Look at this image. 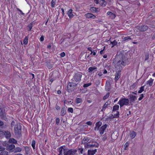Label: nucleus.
<instances>
[{
  "label": "nucleus",
  "instance_id": "obj_56",
  "mask_svg": "<svg viewBox=\"0 0 155 155\" xmlns=\"http://www.w3.org/2000/svg\"><path fill=\"white\" fill-rule=\"evenodd\" d=\"M15 124V122L14 121L12 120L11 124V127H13L14 126Z\"/></svg>",
  "mask_w": 155,
  "mask_h": 155
},
{
  "label": "nucleus",
  "instance_id": "obj_25",
  "mask_svg": "<svg viewBox=\"0 0 155 155\" xmlns=\"http://www.w3.org/2000/svg\"><path fill=\"white\" fill-rule=\"evenodd\" d=\"M9 142L10 143L16 144L17 143V141L13 138H11L9 139Z\"/></svg>",
  "mask_w": 155,
  "mask_h": 155
},
{
  "label": "nucleus",
  "instance_id": "obj_61",
  "mask_svg": "<svg viewBox=\"0 0 155 155\" xmlns=\"http://www.w3.org/2000/svg\"><path fill=\"white\" fill-rule=\"evenodd\" d=\"M109 118L110 119H114V118L115 117L113 116V114H111V115L109 116Z\"/></svg>",
  "mask_w": 155,
  "mask_h": 155
},
{
  "label": "nucleus",
  "instance_id": "obj_11",
  "mask_svg": "<svg viewBox=\"0 0 155 155\" xmlns=\"http://www.w3.org/2000/svg\"><path fill=\"white\" fill-rule=\"evenodd\" d=\"M111 103V101L110 100H108L103 105L102 108L101 110L102 112L104 111L105 109L108 107V106Z\"/></svg>",
  "mask_w": 155,
  "mask_h": 155
},
{
  "label": "nucleus",
  "instance_id": "obj_44",
  "mask_svg": "<svg viewBox=\"0 0 155 155\" xmlns=\"http://www.w3.org/2000/svg\"><path fill=\"white\" fill-rule=\"evenodd\" d=\"M110 95L109 93H107L103 97V99L105 100L109 97Z\"/></svg>",
  "mask_w": 155,
  "mask_h": 155
},
{
  "label": "nucleus",
  "instance_id": "obj_41",
  "mask_svg": "<svg viewBox=\"0 0 155 155\" xmlns=\"http://www.w3.org/2000/svg\"><path fill=\"white\" fill-rule=\"evenodd\" d=\"M35 140H33L32 141L31 146L32 147L33 149H35Z\"/></svg>",
  "mask_w": 155,
  "mask_h": 155
},
{
  "label": "nucleus",
  "instance_id": "obj_47",
  "mask_svg": "<svg viewBox=\"0 0 155 155\" xmlns=\"http://www.w3.org/2000/svg\"><path fill=\"white\" fill-rule=\"evenodd\" d=\"M129 143L128 142H127L124 144L125 148L124 149L125 150H127V147L128 146V144Z\"/></svg>",
  "mask_w": 155,
  "mask_h": 155
},
{
  "label": "nucleus",
  "instance_id": "obj_13",
  "mask_svg": "<svg viewBox=\"0 0 155 155\" xmlns=\"http://www.w3.org/2000/svg\"><path fill=\"white\" fill-rule=\"evenodd\" d=\"M65 146H62L59 147L58 149V151L59 152V154L58 155H63V151L64 152L65 151V149L63 148L64 147H65Z\"/></svg>",
  "mask_w": 155,
  "mask_h": 155
},
{
  "label": "nucleus",
  "instance_id": "obj_14",
  "mask_svg": "<svg viewBox=\"0 0 155 155\" xmlns=\"http://www.w3.org/2000/svg\"><path fill=\"white\" fill-rule=\"evenodd\" d=\"M85 16L87 18H88L95 19L96 18V16L95 15H93V14L91 13H87L85 14Z\"/></svg>",
  "mask_w": 155,
  "mask_h": 155
},
{
  "label": "nucleus",
  "instance_id": "obj_36",
  "mask_svg": "<svg viewBox=\"0 0 155 155\" xmlns=\"http://www.w3.org/2000/svg\"><path fill=\"white\" fill-rule=\"evenodd\" d=\"M82 99L80 98H78L76 99V103L77 104L81 103L82 102Z\"/></svg>",
  "mask_w": 155,
  "mask_h": 155
},
{
  "label": "nucleus",
  "instance_id": "obj_48",
  "mask_svg": "<svg viewBox=\"0 0 155 155\" xmlns=\"http://www.w3.org/2000/svg\"><path fill=\"white\" fill-rule=\"evenodd\" d=\"M60 120L59 118H57L56 120V124L58 125L60 122Z\"/></svg>",
  "mask_w": 155,
  "mask_h": 155
},
{
  "label": "nucleus",
  "instance_id": "obj_23",
  "mask_svg": "<svg viewBox=\"0 0 155 155\" xmlns=\"http://www.w3.org/2000/svg\"><path fill=\"white\" fill-rule=\"evenodd\" d=\"M99 3L100 5H104V6H105L107 4V2L105 0H100Z\"/></svg>",
  "mask_w": 155,
  "mask_h": 155
},
{
  "label": "nucleus",
  "instance_id": "obj_4",
  "mask_svg": "<svg viewBox=\"0 0 155 155\" xmlns=\"http://www.w3.org/2000/svg\"><path fill=\"white\" fill-rule=\"evenodd\" d=\"M129 100L128 99L122 97L118 102L117 104L120 105V107H122L124 105H129Z\"/></svg>",
  "mask_w": 155,
  "mask_h": 155
},
{
  "label": "nucleus",
  "instance_id": "obj_54",
  "mask_svg": "<svg viewBox=\"0 0 155 155\" xmlns=\"http://www.w3.org/2000/svg\"><path fill=\"white\" fill-rule=\"evenodd\" d=\"M119 111H117V114H116L114 115V116L115 118H117L119 117Z\"/></svg>",
  "mask_w": 155,
  "mask_h": 155
},
{
  "label": "nucleus",
  "instance_id": "obj_1",
  "mask_svg": "<svg viewBox=\"0 0 155 155\" xmlns=\"http://www.w3.org/2000/svg\"><path fill=\"white\" fill-rule=\"evenodd\" d=\"M126 58L124 54L121 52L117 53L116 57L114 60L113 64L117 70H122L123 69L122 66H125Z\"/></svg>",
  "mask_w": 155,
  "mask_h": 155
},
{
  "label": "nucleus",
  "instance_id": "obj_37",
  "mask_svg": "<svg viewBox=\"0 0 155 155\" xmlns=\"http://www.w3.org/2000/svg\"><path fill=\"white\" fill-rule=\"evenodd\" d=\"M32 22L30 24H29L27 26V28H28V31H30L32 29Z\"/></svg>",
  "mask_w": 155,
  "mask_h": 155
},
{
  "label": "nucleus",
  "instance_id": "obj_64",
  "mask_svg": "<svg viewBox=\"0 0 155 155\" xmlns=\"http://www.w3.org/2000/svg\"><path fill=\"white\" fill-rule=\"evenodd\" d=\"M112 13H113L111 12L110 11H108L107 13V14L110 16L112 14Z\"/></svg>",
  "mask_w": 155,
  "mask_h": 155
},
{
  "label": "nucleus",
  "instance_id": "obj_27",
  "mask_svg": "<svg viewBox=\"0 0 155 155\" xmlns=\"http://www.w3.org/2000/svg\"><path fill=\"white\" fill-rule=\"evenodd\" d=\"M7 148L9 150H11L15 148V146L13 144H11L8 146Z\"/></svg>",
  "mask_w": 155,
  "mask_h": 155
},
{
  "label": "nucleus",
  "instance_id": "obj_20",
  "mask_svg": "<svg viewBox=\"0 0 155 155\" xmlns=\"http://www.w3.org/2000/svg\"><path fill=\"white\" fill-rule=\"evenodd\" d=\"M72 9H69L68 13V16L70 18H72L74 16V15H73L72 14Z\"/></svg>",
  "mask_w": 155,
  "mask_h": 155
},
{
  "label": "nucleus",
  "instance_id": "obj_49",
  "mask_svg": "<svg viewBox=\"0 0 155 155\" xmlns=\"http://www.w3.org/2000/svg\"><path fill=\"white\" fill-rule=\"evenodd\" d=\"M110 17L111 19H113L115 18L116 15L115 14L113 13L110 16Z\"/></svg>",
  "mask_w": 155,
  "mask_h": 155
},
{
  "label": "nucleus",
  "instance_id": "obj_30",
  "mask_svg": "<svg viewBox=\"0 0 155 155\" xmlns=\"http://www.w3.org/2000/svg\"><path fill=\"white\" fill-rule=\"evenodd\" d=\"M22 150V149L19 147H17L14 149V152L16 153L18 152H20Z\"/></svg>",
  "mask_w": 155,
  "mask_h": 155
},
{
  "label": "nucleus",
  "instance_id": "obj_16",
  "mask_svg": "<svg viewBox=\"0 0 155 155\" xmlns=\"http://www.w3.org/2000/svg\"><path fill=\"white\" fill-rule=\"evenodd\" d=\"M71 82H69L68 84V86H69L71 87H76L78 83H76L75 82H73L71 81Z\"/></svg>",
  "mask_w": 155,
  "mask_h": 155
},
{
  "label": "nucleus",
  "instance_id": "obj_59",
  "mask_svg": "<svg viewBox=\"0 0 155 155\" xmlns=\"http://www.w3.org/2000/svg\"><path fill=\"white\" fill-rule=\"evenodd\" d=\"M86 124L88 125L91 126L92 124V123L90 121H87L86 123Z\"/></svg>",
  "mask_w": 155,
  "mask_h": 155
},
{
  "label": "nucleus",
  "instance_id": "obj_9",
  "mask_svg": "<svg viewBox=\"0 0 155 155\" xmlns=\"http://www.w3.org/2000/svg\"><path fill=\"white\" fill-rule=\"evenodd\" d=\"M128 97L130 101V103L133 105V103L137 100V97L132 94H130Z\"/></svg>",
  "mask_w": 155,
  "mask_h": 155
},
{
  "label": "nucleus",
  "instance_id": "obj_31",
  "mask_svg": "<svg viewBox=\"0 0 155 155\" xmlns=\"http://www.w3.org/2000/svg\"><path fill=\"white\" fill-rule=\"evenodd\" d=\"M119 106L117 105H115L113 107V111H114L116 110H118L119 108Z\"/></svg>",
  "mask_w": 155,
  "mask_h": 155
},
{
  "label": "nucleus",
  "instance_id": "obj_62",
  "mask_svg": "<svg viewBox=\"0 0 155 155\" xmlns=\"http://www.w3.org/2000/svg\"><path fill=\"white\" fill-rule=\"evenodd\" d=\"M107 139V137L106 135H104V137L103 138L102 140L104 141H105Z\"/></svg>",
  "mask_w": 155,
  "mask_h": 155
},
{
  "label": "nucleus",
  "instance_id": "obj_38",
  "mask_svg": "<svg viewBox=\"0 0 155 155\" xmlns=\"http://www.w3.org/2000/svg\"><path fill=\"white\" fill-rule=\"evenodd\" d=\"M145 86H141L140 88V90L138 91V93H141L143 91H144V87Z\"/></svg>",
  "mask_w": 155,
  "mask_h": 155
},
{
  "label": "nucleus",
  "instance_id": "obj_21",
  "mask_svg": "<svg viewBox=\"0 0 155 155\" xmlns=\"http://www.w3.org/2000/svg\"><path fill=\"white\" fill-rule=\"evenodd\" d=\"M137 133L136 132L134 131H130V137L131 139H133L136 136V135Z\"/></svg>",
  "mask_w": 155,
  "mask_h": 155
},
{
  "label": "nucleus",
  "instance_id": "obj_33",
  "mask_svg": "<svg viewBox=\"0 0 155 155\" xmlns=\"http://www.w3.org/2000/svg\"><path fill=\"white\" fill-rule=\"evenodd\" d=\"M110 44H112L113 45L111 47L112 48L114 46L116 45L117 43V41H116V40H114V41H110Z\"/></svg>",
  "mask_w": 155,
  "mask_h": 155
},
{
  "label": "nucleus",
  "instance_id": "obj_29",
  "mask_svg": "<svg viewBox=\"0 0 155 155\" xmlns=\"http://www.w3.org/2000/svg\"><path fill=\"white\" fill-rule=\"evenodd\" d=\"M25 150L26 154H28L30 153V149L28 147H25Z\"/></svg>",
  "mask_w": 155,
  "mask_h": 155
},
{
  "label": "nucleus",
  "instance_id": "obj_3",
  "mask_svg": "<svg viewBox=\"0 0 155 155\" xmlns=\"http://www.w3.org/2000/svg\"><path fill=\"white\" fill-rule=\"evenodd\" d=\"M99 144L96 141L93 140L90 143H87L84 145V148H91L94 147L98 148L99 147Z\"/></svg>",
  "mask_w": 155,
  "mask_h": 155
},
{
  "label": "nucleus",
  "instance_id": "obj_24",
  "mask_svg": "<svg viewBox=\"0 0 155 155\" xmlns=\"http://www.w3.org/2000/svg\"><path fill=\"white\" fill-rule=\"evenodd\" d=\"M66 109L65 107H63L62 108L61 111V116H64L66 114Z\"/></svg>",
  "mask_w": 155,
  "mask_h": 155
},
{
  "label": "nucleus",
  "instance_id": "obj_18",
  "mask_svg": "<svg viewBox=\"0 0 155 155\" xmlns=\"http://www.w3.org/2000/svg\"><path fill=\"white\" fill-rule=\"evenodd\" d=\"M97 151L96 149L94 150H88L87 155H94Z\"/></svg>",
  "mask_w": 155,
  "mask_h": 155
},
{
  "label": "nucleus",
  "instance_id": "obj_45",
  "mask_svg": "<svg viewBox=\"0 0 155 155\" xmlns=\"http://www.w3.org/2000/svg\"><path fill=\"white\" fill-rule=\"evenodd\" d=\"M149 58V54L148 53L146 54L145 55V58L144 59L145 61L148 60Z\"/></svg>",
  "mask_w": 155,
  "mask_h": 155
},
{
  "label": "nucleus",
  "instance_id": "obj_26",
  "mask_svg": "<svg viewBox=\"0 0 155 155\" xmlns=\"http://www.w3.org/2000/svg\"><path fill=\"white\" fill-rule=\"evenodd\" d=\"M153 80L150 78V79L147 81V84H149L150 86H151L153 84Z\"/></svg>",
  "mask_w": 155,
  "mask_h": 155
},
{
  "label": "nucleus",
  "instance_id": "obj_58",
  "mask_svg": "<svg viewBox=\"0 0 155 155\" xmlns=\"http://www.w3.org/2000/svg\"><path fill=\"white\" fill-rule=\"evenodd\" d=\"M5 148L3 147H2V146H0V151H3L5 150Z\"/></svg>",
  "mask_w": 155,
  "mask_h": 155
},
{
  "label": "nucleus",
  "instance_id": "obj_40",
  "mask_svg": "<svg viewBox=\"0 0 155 155\" xmlns=\"http://www.w3.org/2000/svg\"><path fill=\"white\" fill-rule=\"evenodd\" d=\"M4 130H0V137H3L4 136Z\"/></svg>",
  "mask_w": 155,
  "mask_h": 155
},
{
  "label": "nucleus",
  "instance_id": "obj_22",
  "mask_svg": "<svg viewBox=\"0 0 155 155\" xmlns=\"http://www.w3.org/2000/svg\"><path fill=\"white\" fill-rule=\"evenodd\" d=\"M94 140L93 139H90L89 137H84L83 139V141H86V142L90 143Z\"/></svg>",
  "mask_w": 155,
  "mask_h": 155
},
{
  "label": "nucleus",
  "instance_id": "obj_63",
  "mask_svg": "<svg viewBox=\"0 0 155 155\" xmlns=\"http://www.w3.org/2000/svg\"><path fill=\"white\" fill-rule=\"evenodd\" d=\"M67 103H68L67 99L65 97H64V104H67Z\"/></svg>",
  "mask_w": 155,
  "mask_h": 155
},
{
  "label": "nucleus",
  "instance_id": "obj_46",
  "mask_svg": "<svg viewBox=\"0 0 155 155\" xmlns=\"http://www.w3.org/2000/svg\"><path fill=\"white\" fill-rule=\"evenodd\" d=\"M68 112H71V113H73V109L71 107L68 108Z\"/></svg>",
  "mask_w": 155,
  "mask_h": 155
},
{
  "label": "nucleus",
  "instance_id": "obj_17",
  "mask_svg": "<svg viewBox=\"0 0 155 155\" xmlns=\"http://www.w3.org/2000/svg\"><path fill=\"white\" fill-rule=\"evenodd\" d=\"M4 136L7 139L11 137V134L10 132L8 130L4 131Z\"/></svg>",
  "mask_w": 155,
  "mask_h": 155
},
{
  "label": "nucleus",
  "instance_id": "obj_5",
  "mask_svg": "<svg viewBox=\"0 0 155 155\" xmlns=\"http://www.w3.org/2000/svg\"><path fill=\"white\" fill-rule=\"evenodd\" d=\"M14 131L15 135L19 136L21 135V129L20 124H17L15 125Z\"/></svg>",
  "mask_w": 155,
  "mask_h": 155
},
{
  "label": "nucleus",
  "instance_id": "obj_10",
  "mask_svg": "<svg viewBox=\"0 0 155 155\" xmlns=\"http://www.w3.org/2000/svg\"><path fill=\"white\" fill-rule=\"evenodd\" d=\"M107 127V124H105L104 125L101 126L99 130L100 132V134L101 135L104 134V131Z\"/></svg>",
  "mask_w": 155,
  "mask_h": 155
},
{
  "label": "nucleus",
  "instance_id": "obj_28",
  "mask_svg": "<svg viewBox=\"0 0 155 155\" xmlns=\"http://www.w3.org/2000/svg\"><path fill=\"white\" fill-rule=\"evenodd\" d=\"M97 69V68L96 67H90L88 69V71L89 72H91L93 71L94 70H96Z\"/></svg>",
  "mask_w": 155,
  "mask_h": 155
},
{
  "label": "nucleus",
  "instance_id": "obj_7",
  "mask_svg": "<svg viewBox=\"0 0 155 155\" xmlns=\"http://www.w3.org/2000/svg\"><path fill=\"white\" fill-rule=\"evenodd\" d=\"M0 115L2 119L6 120L7 119L6 117V113L5 107H3L0 108Z\"/></svg>",
  "mask_w": 155,
  "mask_h": 155
},
{
  "label": "nucleus",
  "instance_id": "obj_34",
  "mask_svg": "<svg viewBox=\"0 0 155 155\" xmlns=\"http://www.w3.org/2000/svg\"><path fill=\"white\" fill-rule=\"evenodd\" d=\"M0 155H8V152L4 150L0 153Z\"/></svg>",
  "mask_w": 155,
  "mask_h": 155
},
{
  "label": "nucleus",
  "instance_id": "obj_6",
  "mask_svg": "<svg viewBox=\"0 0 155 155\" xmlns=\"http://www.w3.org/2000/svg\"><path fill=\"white\" fill-rule=\"evenodd\" d=\"M136 28L138 31L140 32H144L147 31L148 29V27L147 25H139Z\"/></svg>",
  "mask_w": 155,
  "mask_h": 155
},
{
  "label": "nucleus",
  "instance_id": "obj_15",
  "mask_svg": "<svg viewBox=\"0 0 155 155\" xmlns=\"http://www.w3.org/2000/svg\"><path fill=\"white\" fill-rule=\"evenodd\" d=\"M111 88V84L109 82H107L106 83L105 89L106 91H109Z\"/></svg>",
  "mask_w": 155,
  "mask_h": 155
},
{
  "label": "nucleus",
  "instance_id": "obj_50",
  "mask_svg": "<svg viewBox=\"0 0 155 155\" xmlns=\"http://www.w3.org/2000/svg\"><path fill=\"white\" fill-rule=\"evenodd\" d=\"M4 124V122L0 120V127L1 128H2V127L3 126Z\"/></svg>",
  "mask_w": 155,
  "mask_h": 155
},
{
  "label": "nucleus",
  "instance_id": "obj_51",
  "mask_svg": "<svg viewBox=\"0 0 155 155\" xmlns=\"http://www.w3.org/2000/svg\"><path fill=\"white\" fill-rule=\"evenodd\" d=\"M100 84V81L99 80H97L95 81V84L97 86Z\"/></svg>",
  "mask_w": 155,
  "mask_h": 155
},
{
  "label": "nucleus",
  "instance_id": "obj_19",
  "mask_svg": "<svg viewBox=\"0 0 155 155\" xmlns=\"http://www.w3.org/2000/svg\"><path fill=\"white\" fill-rule=\"evenodd\" d=\"M90 10L92 12H98L99 11V10L98 8H96L95 7H90Z\"/></svg>",
  "mask_w": 155,
  "mask_h": 155
},
{
  "label": "nucleus",
  "instance_id": "obj_8",
  "mask_svg": "<svg viewBox=\"0 0 155 155\" xmlns=\"http://www.w3.org/2000/svg\"><path fill=\"white\" fill-rule=\"evenodd\" d=\"M77 151V150L76 149H71L67 151H64V155H74Z\"/></svg>",
  "mask_w": 155,
  "mask_h": 155
},
{
  "label": "nucleus",
  "instance_id": "obj_42",
  "mask_svg": "<svg viewBox=\"0 0 155 155\" xmlns=\"http://www.w3.org/2000/svg\"><path fill=\"white\" fill-rule=\"evenodd\" d=\"M92 84L91 83H88L85 84L83 85V87H88V86L91 85Z\"/></svg>",
  "mask_w": 155,
  "mask_h": 155
},
{
  "label": "nucleus",
  "instance_id": "obj_53",
  "mask_svg": "<svg viewBox=\"0 0 155 155\" xmlns=\"http://www.w3.org/2000/svg\"><path fill=\"white\" fill-rule=\"evenodd\" d=\"M128 39L131 40V38L130 37H125L124 38V40L126 41Z\"/></svg>",
  "mask_w": 155,
  "mask_h": 155
},
{
  "label": "nucleus",
  "instance_id": "obj_52",
  "mask_svg": "<svg viewBox=\"0 0 155 155\" xmlns=\"http://www.w3.org/2000/svg\"><path fill=\"white\" fill-rule=\"evenodd\" d=\"M144 97L143 94H142L140 95V97L138 98L139 101H141Z\"/></svg>",
  "mask_w": 155,
  "mask_h": 155
},
{
  "label": "nucleus",
  "instance_id": "obj_12",
  "mask_svg": "<svg viewBox=\"0 0 155 155\" xmlns=\"http://www.w3.org/2000/svg\"><path fill=\"white\" fill-rule=\"evenodd\" d=\"M117 71H116V75L115 77V81L116 82H117L120 77V75L121 74V70H117Z\"/></svg>",
  "mask_w": 155,
  "mask_h": 155
},
{
  "label": "nucleus",
  "instance_id": "obj_57",
  "mask_svg": "<svg viewBox=\"0 0 155 155\" xmlns=\"http://www.w3.org/2000/svg\"><path fill=\"white\" fill-rule=\"evenodd\" d=\"M65 55V54L64 52H63L61 53L60 56L61 57H63Z\"/></svg>",
  "mask_w": 155,
  "mask_h": 155
},
{
  "label": "nucleus",
  "instance_id": "obj_43",
  "mask_svg": "<svg viewBox=\"0 0 155 155\" xmlns=\"http://www.w3.org/2000/svg\"><path fill=\"white\" fill-rule=\"evenodd\" d=\"M47 66L49 69L51 68L52 67V65L49 62H48L47 63Z\"/></svg>",
  "mask_w": 155,
  "mask_h": 155
},
{
  "label": "nucleus",
  "instance_id": "obj_60",
  "mask_svg": "<svg viewBox=\"0 0 155 155\" xmlns=\"http://www.w3.org/2000/svg\"><path fill=\"white\" fill-rule=\"evenodd\" d=\"M44 40V36L43 35H42L40 38V40L41 41H42Z\"/></svg>",
  "mask_w": 155,
  "mask_h": 155
},
{
  "label": "nucleus",
  "instance_id": "obj_39",
  "mask_svg": "<svg viewBox=\"0 0 155 155\" xmlns=\"http://www.w3.org/2000/svg\"><path fill=\"white\" fill-rule=\"evenodd\" d=\"M28 38L27 37H26L23 41V43L25 45H26L28 42Z\"/></svg>",
  "mask_w": 155,
  "mask_h": 155
},
{
  "label": "nucleus",
  "instance_id": "obj_32",
  "mask_svg": "<svg viewBox=\"0 0 155 155\" xmlns=\"http://www.w3.org/2000/svg\"><path fill=\"white\" fill-rule=\"evenodd\" d=\"M102 123L101 121H99L97 122L96 124V126L97 127V130H99V127L102 125Z\"/></svg>",
  "mask_w": 155,
  "mask_h": 155
},
{
  "label": "nucleus",
  "instance_id": "obj_2",
  "mask_svg": "<svg viewBox=\"0 0 155 155\" xmlns=\"http://www.w3.org/2000/svg\"><path fill=\"white\" fill-rule=\"evenodd\" d=\"M82 76V74L81 72H77L74 74L73 77L71 81L73 82L79 83L81 81V78Z\"/></svg>",
  "mask_w": 155,
  "mask_h": 155
},
{
  "label": "nucleus",
  "instance_id": "obj_55",
  "mask_svg": "<svg viewBox=\"0 0 155 155\" xmlns=\"http://www.w3.org/2000/svg\"><path fill=\"white\" fill-rule=\"evenodd\" d=\"M17 10L18 11L20 12V13L22 15H24L25 14L24 13H23L22 11L21 10H20L19 8H17Z\"/></svg>",
  "mask_w": 155,
  "mask_h": 155
},
{
  "label": "nucleus",
  "instance_id": "obj_35",
  "mask_svg": "<svg viewBox=\"0 0 155 155\" xmlns=\"http://www.w3.org/2000/svg\"><path fill=\"white\" fill-rule=\"evenodd\" d=\"M56 0H52L51 2V7L52 8L54 7Z\"/></svg>",
  "mask_w": 155,
  "mask_h": 155
}]
</instances>
